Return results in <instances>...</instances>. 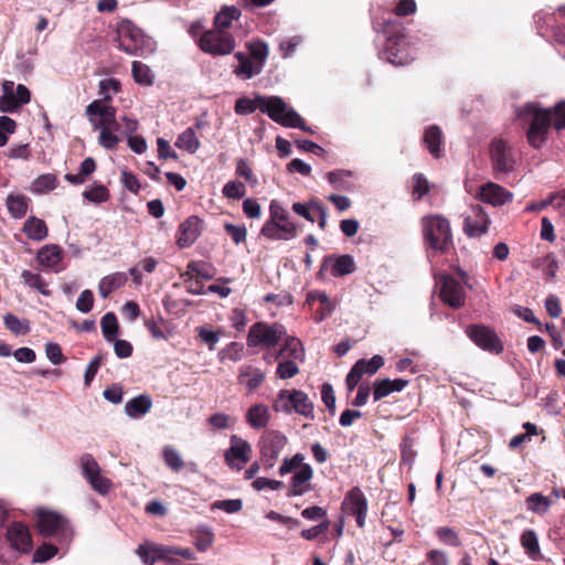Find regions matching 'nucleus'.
<instances>
[{
    "instance_id": "1",
    "label": "nucleus",
    "mask_w": 565,
    "mask_h": 565,
    "mask_svg": "<svg viewBox=\"0 0 565 565\" xmlns=\"http://www.w3.org/2000/svg\"><path fill=\"white\" fill-rule=\"evenodd\" d=\"M516 117L529 125L527 140L536 149L541 148L547 138L552 125V114L536 103H527L516 108Z\"/></svg>"
},
{
    "instance_id": "2",
    "label": "nucleus",
    "mask_w": 565,
    "mask_h": 565,
    "mask_svg": "<svg viewBox=\"0 0 565 565\" xmlns=\"http://www.w3.org/2000/svg\"><path fill=\"white\" fill-rule=\"evenodd\" d=\"M420 225L424 241L431 249L448 253L454 247L451 226L444 215L424 216Z\"/></svg>"
},
{
    "instance_id": "3",
    "label": "nucleus",
    "mask_w": 565,
    "mask_h": 565,
    "mask_svg": "<svg viewBox=\"0 0 565 565\" xmlns=\"http://www.w3.org/2000/svg\"><path fill=\"white\" fill-rule=\"evenodd\" d=\"M119 50L130 55H143L153 51V42L129 21H122L117 29Z\"/></svg>"
},
{
    "instance_id": "4",
    "label": "nucleus",
    "mask_w": 565,
    "mask_h": 565,
    "mask_svg": "<svg viewBox=\"0 0 565 565\" xmlns=\"http://www.w3.org/2000/svg\"><path fill=\"white\" fill-rule=\"evenodd\" d=\"M198 44L204 53L227 55L235 49V39L231 33L215 28L204 32Z\"/></svg>"
},
{
    "instance_id": "5",
    "label": "nucleus",
    "mask_w": 565,
    "mask_h": 565,
    "mask_svg": "<svg viewBox=\"0 0 565 565\" xmlns=\"http://www.w3.org/2000/svg\"><path fill=\"white\" fill-rule=\"evenodd\" d=\"M36 519L39 531L43 536L61 540H68L71 536L68 522L61 514L49 510H39Z\"/></svg>"
},
{
    "instance_id": "6",
    "label": "nucleus",
    "mask_w": 565,
    "mask_h": 565,
    "mask_svg": "<svg viewBox=\"0 0 565 565\" xmlns=\"http://www.w3.org/2000/svg\"><path fill=\"white\" fill-rule=\"evenodd\" d=\"M85 114L94 130H119L116 118V108L100 100H94L86 106Z\"/></svg>"
},
{
    "instance_id": "7",
    "label": "nucleus",
    "mask_w": 565,
    "mask_h": 565,
    "mask_svg": "<svg viewBox=\"0 0 565 565\" xmlns=\"http://www.w3.org/2000/svg\"><path fill=\"white\" fill-rule=\"evenodd\" d=\"M490 158L495 173H509L514 170L516 160L513 148L508 141L494 138L490 143Z\"/></svg>"
},
{
    "instance_id": "8",
    "label": "nucleus",
    "mask_w": 565,
    "mask_h": 565,
    "mask_svg": "<svg viewBox=\"0 0 565 565\" xmlns=\"http://www.w3.org/2000/svg\"><path fill=\"white\" fill-rule=\"evenodd\" d=\"M3 94L0 96V111L15 113L22 105L30 103L31 93L26 86L19 84L14 93V83L6 81L2 84Z\"/></svg>"
},
{
    "instance_id": "9",
    "label": "nucleus",
    "mask_w": 565,
    "mask_h": 565,
    "mask_svg": "<svg viewBox=\"0 0 565 565\" xmlns=\"http://www.w3.org/2000/svg\"><path fill=\"white\" fill-rule=\"evenodd\" d=\"M82 473L90 487L99 494H107L111 487V481L102 476V470L97 461L89 454L81 457Z\"/></svg>"
},
{
    "instance_id": "10",
    "label": "nucleus",
    "mask_w": 565,
    "mask_h": 565,
    "mask_svg": "<svg viewBox=\"0 0 565 565\" xmlns=\"http://www.w3.org/2000/svg\"><path fill=\"white\" fill-rule=\"evenodd\" d=\"M280 339L278 324H268L266 322H257L253 324L248 331V347L263 345L266 348L275 347Z\"/></svg>"
},
{
    "instance_id": "11",
    "label": "nucleus",
    "mask_w": 565,
    "mask_h": 565,
    "mask_svg": "<svg viewBox=\"0 0 565 565\" xmlns=\"http://www.w3.org/2000/svg\"><path fill=\"white\" fill-rule=\"evenodd\" d=\"M439 296L451 308L458 309L465 305V289L460 281L450 275L440 277Z\"/></svg>"
},
{
    "instance_id": "12",
    "label": "nucleus",
    "mask_w": 565,
    "mask_h": 565,
    "mask_svg": "<svg viewBox=\"0 0 565 565\" xmlns=\"http://www.w3.org/2000/svg\"><path fill=\"white\" fill-rule=\"evenodd\" d=\"M490 218L480 205L471 206L463 218V232L471 238L480 237L489 230Z\"/></svg>"
},
{
    "instance_id": "13",
    "label": "nucleus",
    "mask_w": 565,
    "mask_h": 565,
    "mask_svg": "<svg viewBox=\"0 0 565 565\" xmlns=\"http://www.w3.org/2000/svg\"><path fill=\"white\" fill-rule=\"evenodd\" d=\"M466 333L473 341V343L483 350H488L494 353H500L503 350V345L497 334L484 326H469L466 330Z\"/></svg>"
},
{
    "instance_id": "14",
    "label": "nucleus",
    "mask_w": 565,
    "mask_h": 565,
    "mask_svg": "<svg viewBox=\"0 0 565 565\" xmlns=\"http://www.w3.org/2000/svg\"><path fill=\"white\" fill-rule=\"evenodd\" d=\"M250 452V445L246 440L233 435L231 437V446L225 452V461L232 469L241 470L249 461Z\"/></svg>"
},
{
    "instance_id": "15",
    "label": "nucleus",
    "mask_w": 565,
    "mask_h": 565,
    "mask_svg": "<svg viewBox=\"0 0 565 565\" xmlns=\"http://www.w3.org/2000/svg\"><path fill=\"white\" fill-rule=\"evenodd\" d=\"M342 508L347 513L355 516L359 527L365 524L367 513V500L360 488L351 489L345 495Z\"/></svg>"
},
{
    "instance_id": "16",
    "label": "nucleus",
    "mask_w": 565,
    "mask_h": 565,
    "mask_svg": "<svg viewBox=\"0 0 565 565\" xmlns=\"http://www.w3.org/2000/svg\"><path fill=\"white\" fill-rule=\"evenodd\" d=\"M282 449V437L277 431H267L260 440L262 460L266 468H271Z\"/></svg>"
},
{
    "instance_id": "17",
    "label": "nucleus",
    "mask_w": 565,
    "mask_h": 565,
    "mask_svg": "<svg viewBox=\"0 0 565 565\" xmlns=\"http://www.w3.org/2000/svg\"><path fill=\"white\" fill-rule=\"evenodd\" d=\"M286 356L294 360L285 361V379H290L299 372L297 361L302 362L305 359V349L300 340L294 337L285 338V358Z\"/></svg>"
},
{
    "instance_id": "18",
    "label": "nucleus",
    "mask_w": 565,
    "mask_h": 565,
    "mask_svg": "<svg viewBox=\"0 0 565 565\" xmlns=\"http://www.w3.org/2000/svg\"><path fill=\"white\" fill-rule=\"evenodd\" d=\"M291 475L289 480L288 495H302L310 491L313 470L311 466H300L297 470L289 471Z\"/></svg>"
},
{
    "instance_id": "19",
    "label": "nucleus",
    "mask_w": 565,
    "mask_h": 565,
    "mask_svg": "<svg viewBox=\"0 0 565 565\" xmlns=\"http://www.w3.org/2000/svg\"><path fill=\"white\" fill-rule=\"evenodd\" d=\"M7 537L12 548L28 553L32 548V539L29 529L21 522H13L7 530Z\"/></svg>"
},
{
    "instance_id": "20",
    "label": "nucleus",
    "mask_w": 565,
    "mask_h": 565,
    "mask_svg": "<svg viewBox=\"0 0 565 565\" xmlns=\"http://www.w3.org/2000/svg\"><path fill=\"white\" fill-rule=\"evenodd\" d=\"M269 211L270 215L262 228V235L268 239H280L282 237V206L278 201H271Z\"/></svg>"
},
{
    "instance_id": "21",
    "label": "nucleus",
    "mask_w": 565,
    "mask_h": 565,
    "mask_svg": "<svg viewBox=\"0 0 565 565\" xmlns=\"http://www.w3.org/2000/svg\"><path fill=\"white\" fill-rule=\"evenodd\" d=\"M202 221L190 216L179 226L177 243L181 248L191 246L200 236Z\"/></svg>"
},
{
    "instance_id": "22",
    "label": "nucleus",
    "mask_w": 565,
    "mask_h": 565,
    "mask_svg": "<svg viewBox=\"0 0 565 565\" xmlns=\"http://www.w3.org/2000/svg\"><path fill=\"white\" fill-rule=\"evenodd\" d=\"M290 408L307 419L313 418V403L309 396L299 390L285 391Z\"/></svg>"
},
{
    "instance_id": "23",
    "label": "nucleus",
    "mask_w": 565,
    "mask_h": 565,
    "mask_svg": "<svg viewBox=\"0 0 565 565\" xmlns=\"http://www.w3.org/2000/svg\"><path fill=\"white\" fill-rule=\"evenodd\" d=\"M479 196L481 201L497 206L511 201L513 195L501 185L488 182L481 185Z\"/></svg>"
},
{
    "instance_id": "24",
    "label": "nucleus",
    "mask_w": 565,
    "mask_h": 565,
    "mask_svg": "<svg viewBox=\"0 0 565 565\" xmlns=\"http://www.w3.org/2000/svg\"><path fill=\"white\" fill-rule=\"evenodd\" d=\"M234 57L237 60V65L234 66L233 73L242 79H249L263 70L259 62L243 52H237Z\"/></svg>"
},
{
    "instance_id": "25",
    "label": "nucleus",
    "mask_w": 565,
    "mask_h": 565,
    "mask_svg": "<svg viewBox=\"0 0 565 565\" xmlns=\"http://www.w3.org/2000/svg\"><path fill=\"white\" fill-rule=\"evenodd\" d=\"M330 268L332 276L340 277L352 274L355 270V263L350 255H340L324 259L322 269Z\"/></svg>"
},
{
    "instance_id": "26",
    "label": "nucleus",
    "mask_w": 565,
    "mask_h": 565,
    "mask_svg": "<svg viewBox=\"0 0 565 565\" xmlns=\"http://www.w3.org/2000/svg\"><path fill=\"white\" fill-rule=\"evenodd\" d=\"M407 384H408V381L403 380V379H396V380L384 379V380L375 381L374 390H373L374 401L377 402V401L386 397L391 393L401 392L402 390H404L407 386Z\"/></svg>"
},
{
    "instance_id": "27",
    "label": "nucleus",
    "mask_w": 565,
    "mask_h": 565,
    "mask_svg": "<svg viewBox=\"0 0 565 565\" xmlns=\"http://www.w3.org/2000/svg\"><path fill=\"white\" fill-rule=\"evenodd\" d=\"M31 200L18 192L10 193L6 199V206L13 218H22L26 215Z\"/></svg>"
},
{
    "instance_id": "28",
    "label": "nucleus",
    "mask_w": 565,
    "mask_h": 565,
    "mask_svg": "<svg viewBox=\"0 0 565 565\" xmlns=\"http://www.w3.org/2000/svg\"><path fill=\"white\" fill-rule=\"evenodd\" d=\"M62 248L57 245H45L38 252L39 263L46 267L57 271V266L62 260Z\"/></svg>"
},
{
    "instance_id": "29",
    "label": "nucleus",
    "mask_w": 565,
    "mask_h": 565,
    "mask_svg": "<svg viewBox=\"0 0 565 565\" xmlns=\"http://www.w3.org/2000/svg\"><path fill=\"white\" fill-rule=\"evenodd\" d=\"M152 406V399L148 395H138L125 405L127 416L138 418L146 415Z\"/></svg>"
},
{
    "instance_id": "30",
    "label": "nucleus",
    "mask_w": 565,
    "mask_h": 565,
    "mask_svg": "<svg viewBox=\"0 0 565 565\" xmlns=\"http://www.w3.org/2000/svg\"><path fill=\"white\" fill-rule=\"evenodd\" d=\"M259 110L267 114L274 121L282 125V99L279 97L258 96Z\"/></svg>"
},
{
    "instance_id": "31",
    "label": "nucleus",
    "mask_w": 565,
    "mask_h": 565,
    "mask_svg": "<svg viewBox=\"0 0 565 565\" xmlns=\"http://www.w3.org/2000/svg\"><path fill=\"white\" fill-rule=\"evenodd\" d=\"M520 543L531 559L540 561L542 558L539 537L534 530L529 529L523 531L520 537Z\"/></svg>"
},
{
    "instance_id": "32",
    "label": "nucleus",
    "mask_w": 565,
    "mask_h": 565,
    "mask_svg": "<svg viewBox=\"0 0 565 565\" xmlns=\"http://www.w3.org/2000/svg\"><path fill=\"white\" fill-rule=\"evenodd\" d=\"M127 282L125 273L117 271L105 276L98 284V291L103 298H107L114 290L120 288Z\"/></svg>"
},
{
    "instance_id": "33",
    "label": "nucleus",
    "mask_w": 565,
    "mask_h": 565,
    "mask_svg": "<svg viewBox=\"0 0 565 565\" xmlns=\"http://www.w3.org/2000/svg\"><path fill=\"white\" fill-rule=\"evenodd\" d=\"M23 233L32 241H43L47 237V226L45 222L35 216H30L23 225Z\"/></svg>"
},
{
    "instance_id": "34",
    "label": "nucleus",
    "mask_w": 565,
    "mask_h": 565,
    "mask_svg": "<svg viewBox=\"0 0 565 565\" xmlns=\"http://www.w3.org/2000/svg\"><path fill=\"white\" fill-rule=\"evenodd\" d=\"M443 134L438 126H430L426 129L424 142L428 151L435 157L439 158L443 153L441 149Z\"/></svg>"
},
{
    "instance_id": "35",
    "label": "nucleus",
    "mask_w": 565,
    "mask_h": 565,
    "mask_svg": "<svg viewBox=\"0 0 565 565\" xmlns=\"http://www.w3.org/2000/svg\"><path fill=\"white\" fill-rule=\"evenodd\" d=\"M309 303H313L316 301H319L320 303H323V308L317 310L316 312V321L320 322L326 317L331 315L335 308L334 302H332L328 295L323 291H311L308 294L307 298Z\"/></svg>"
},
{
    "instance_id": "36",
    "label": "nucleus",
    "mask_w": 565,
    "mask_h": 565,
    "mask_svg": "<svg viewBox=\"0 0 565 565\" xmlns=\"http://www.w3.org/2000/svg\"><path fill=\"white\" fill-rule=\"evenodd\" d=\"M264 374L259 370L250 366L242 367L238 375V382L246 385L248 391H255L264 382Z\"/></svg>"
},
{
    "instance_id": "37",
    "label": "nucleus",
    "mask_w": 565,
    "mask_h": 565,
    "mask_svg": "<svg viewBox=\"0 0 565 565\" xmlns=\"http://www.w3.org/2000/svg\"><path fill=\"white\" fill-rule=\"evenodd\" d=\"M246 420L253 428H263L269 420L268 407L262 404L252 406L247 414Z\"/></svg>"
},
{
    "instance_id": "38",
    "label": "nucleus",
    "mask_w": 565,
    "mask_h": 565,
    "mask_svg": "<svg viewBox=\"0 0 565 565\" xmlns=\"http://www.w3.org/2000/svg\"><path fill=\"white\" fill-rule=\"evenodd\" d=\"M241 17V10L235 6H224L221 11L216 14L214 24L218 30L227 29L232 25L234 20Z\"/></svg>"
},
{
    "instance_id": "39",
    "label": "nucleus",
    "mask_w": 565,
    "mask_h": 565,
    "mask_svg": "<svg viewBox=\"0 0 565 565\" xmlns=\"http://www.w3.org/2000/svg\"><path fill=\"white\" fill-rule=\"evenodd\" d=\"M58 184L57 178L52 173H45L34 179L30 185V191L34 194H44L54 190Z\"/></svg>"
},
{
    "instance_id": "40",
    "label": "nucleus",
    "mask_w": 565,
    "mask_h": 565,
    "mask_svg": "<svg viewBox=\"0 0 565 565\" xmlns=\"http://www.w3.org/2000/svg\"><path fill=\"white\" fill-rule=\"evenodd\" d=\"M551 505V499L548 497L543 495L540 492L532 493L525 499L526 509L537 514L546 513Z\"/></svg>"
},
{
    "instance_id": "41",
    "label": "nucleus",
    "mask_w": 565,
    "mask_h": 565,
    "mask_svg": "<svg viewBox=\"0 0 565 565\" xmlns=\"http://www.w3.org/2000/svg\"><path fill=\"white\" fill-rule=\"evenodd\" d=\"M175 146L188 151L189 153L196 152L200 148V141L195 135L194 129L189 127L183 132H181L177 138Z\"/></svg>"
},
{
    "instance_id": "42",
    "label": "nucleus",
    "mask_w": 565,
    "mask_h": 565,
    "mask_svg": "<svg viewBox=\"0 0 565 565\" xmlns=\"http://www.w3.org/2000/svg\"><path fill=\"white\" fill-rule=\"evenodd\" d=\"M132 76L136 83L145 86H150L153 83V74L148 65L135 61L132 62Z\"/></svg>"
},
{
    "instance_id": "43",
    "label": "nucleus",
    "mask_w": 565,
    "mask_h": 565,
    "mask_svg": "<svg viewBox=\"0 0 565 565\" xmlns=\"http://www.w3.org/2000/svg\"><path fill=\"white\" fill-rule=\"evenodd\" d=\"M102 331L104 334V338L108 342H113L116 339L117 332H118V321L113 312H107L100 321Z\"/></svg>"
},
{
    "instance_id": "44",
    "label": "nucleus",
    "mask_w": 565,
    "mask_h": 565,
    "mask_svg": "<svg viewBox=\"0 0 565 565\" xmlns=\"http://www.w3.org/2000/svg\"><path fill=\"white\" fill-rule=\"evenodd\" d=\"M164 463L173 471L178 472L184 467V461L180 452L172 446H164L162 449Z\"/></svg>"
},
{
    "instance_id": "45",
    "label": "nucleus",
    "mask_w": 565,
    "mask_h": 565,
    "mask_svg": "<svg viewBox=\"0 0 565 565\" xmlns=\"http://www.w3.org/2000/svg\"><path fill=\"white\" fill-rule=\"evenodd\" d=\"M21 278L26 286L36 289L42 295H51L50 290L46 288V284L43 281L42 277L39 274H34L30 270H23L21 274Z\"/></svg>"
},
{
    "instance_id": "46",
    "label": "nucleus",
    "mask_w": 565,
    "mask_h": 565,
    "mask_svg": "<svg viewBox=\"0 0 565 565\" xmlns=\"http://www.w3.org/2000/svg\"><path fill=\"white\" fill-rule=\"evenodd\" d=\"M120 88V82L116 78H107L99 82V94L103 96L100 102L108 104L111 100V94H116Z\"/></svg>"
},
{
    "instance_id": "47",
    "label": "nucleus",
    "mask_w": 565,
    "mask_h": 565,
    "mask_svg": "<svg viewBox=\"0 0 565 565\" xmlns=\"http://www.w3.org/2000/svg\"><path fill=\"white\" fill-rule=\"evenodd\" d=\"M6 327L15 334H25L29 332L30 327L26 320H20L18 317L11 313H7L3 317Z\"/></svg>"
},
{
    "instance_id": "48",
    "label": "nucleus",
    "mask_w": 565,
    "mask_h": 565,
    "mask_svg": "<svg viewBox=\"0 0 565 565\" xmlns=\"http://www.w3.org/2000/svg\"><path fill=\"white\" fill-rule=\"evenodd\" d=\"M173 552L174 548L161 545H151V565L157 561H167L171 565H178L179 562L171 558V555H174Z\"/></svg>"
},
{
    "instance_id": "49",
    "label": "nucleus",
    "mask_w": 565,
    "mask_h": 565,
    "mask_svg": "<svg viewBox=\"0 0 565 565\" xmlns=\"http://www.w3.org/2000/svg\"><path fill=\"white\" fill-rule=\"evenodd\" d=\"M436 535L443 543L458 547L461 545V541L459 539L458 533L449 526H440L436 530Z\"/></svg>"
},
{
    "instance_id": "50",
    "label": "nucleus",
    "mask_w": 565,
    "mask_h": 565,
    "mask_svg": "<svg viewBox=\"0 0 565 565\" xmlns=\"http://www.w3.org/2000/svg\"><path fill=\"white\" fill-rule=\"evenodd\" d=\"M259 108L260 102H258V96H256L254 99L248 97H241L235 103V113L238 115H249Z\"/></svg>"
},
{
    "instance_id": "51",
    "label": "nucleus",
    "mask_w": 565,
    "mask_h": 565,
    "mask_svg": "<svg viewBox=\"0 0 565 565\" xmlns=\"http://www.w3.org/2000/svg\"><path fill=\"white\" fill-rule=\"evenodd\" d=\"M285 127L299 128L306 132L312 134L313 131L306 126L303 119L292 108L285 105Z\"/></svg>"
},
{
    "instance_id": "52",
    "label": "nucleus",
    "mask_w": 565,
    "mask_h": 565,
    "mask_svg": "<svg viewBox=\"0 0 565 565\" xmlns=\"http://www.w3.org/2000/svg\"><path fill=\"white\" fill-rule=\"evenodd\" d=\"M356 363H362L361 376L364 374L373 375L375 374L383 365H384V358L382 355H374L369 361L361 359Z\"/></svg>"
},
{
    "instance_id": "53",
    "label": "nucleus",
    "mask_w": 565,
    "mask_h": 565,
    "mask_svg": "<svg viewBox=\"0 0 565 565\" xmlns=\"http://www.w3.org/2000/svg\"><path fill=\"white\" fill-rule=\"evenodd\" d=\"M249 53L248 57H252L254 61L260 63V66H264L265 60L268 56V47L266 43L262 41L253 42L248 45Z\"/></svg>"
},
{
    "instance_id": "54",
    "label": "nucleus",
    "mask_w": 565,
    "mask_h": 565,
    "mask_svg": "<svg viewBox=\"0 0 565 565\" xmlns=\"http://www.w3.org/2000/svg\"><path fill=\"white\" fill-rule=\"evenodd\" d=\"M98 131H99L98 143L103 148H105L107 150H113L119 143V138L116 135V132L118 130H115V129H102V130H98Z\"/></svg>"
},
{
    "instance_id": "55",
    "label": "nucleus",
    "mask_w": 565,
    "mask_h": 565,
    "mask_svg": "<svg viewBox=\"0 0 565 565\" xmlns=\"http://www.w3.org/2000/svg\"><path fill=\"white\" fill-rule=\"evenodd\" d=\"M352 175L349 170H335L327 173L328 181L338 189H349L348 179Z\"/></svg>"
},
{
    "instance_id": "56",
    "label": "nucleus",
    "mask_w": 565,
    "mask_h": 565,
    "mask_svg": "<svg viewBox=\"0 0 565 565\" xmlns=\"http://www.w3.org/2000/svg\"><path fill=\"white\" fill-rule=\"evenodd\" d=\"M83 196L89 202L94 203H103L106 202L109 198L108 190L105 185L98 184L93 186L92 189L85 191Z\"/></svg>"
},
{
    "instance_id": "57",
    "label": "nucleus",
    "mask_w": 565,
    "mask_h": 565,
    "mask_svg": "<svg viewBox=\"0 0 565 565\" xmlns=\"http://www.w3.org/2000/svg\"><path fill=\"white\" fill-rule=\"evenodd\" d=\"M223 194L228 199H242L246 194L245 184L239 181H228L223 188Z\"/></svg>"
},
{
    "instance_id": "58",
    "label": "nucleus",
    "mask_w": 565,
    "mask_h": 565,
    "mask_svg": "<svg viewBox=\"0 0 565 565\" xmlns=\"http://www.w3.org/2000/svg\"><path fill=\"white\" fill-rule=\"evenodd\" d=\"M552 114V125L555 129L565 128V100L558 103L554 108L548 109Z\"/></svg>"
},
{
    "instance_id": "59",
    "label": "nucleus",
    "mask_w": 565,
    "mask_h": 565,
    "mask_svg": "<svg viewBox=\"0 0 565 565\" xmlns=\"http://www.w3.org/2000/svg\"><path fill=\"white\" fill-rule=\"evenodd\" d=\"M57 547L52 544H43L36 548L33 555V562L44 563L55 556Z\"/></svg>"
},
{
    "instance_id": "60",
    "label": "nucleus",
    "mask_w": 565,
    "mask_h": 565,
    "mask_svg": "<svg viewBox=\"0 0 565 565\" xmlns=\"http://www.w3.org/2000/svg\"><path fill=\"white\" fill-rule=\"evenodd\" d=\"M243 508L241 499L220 500L213 503V509L225 511L226 513H236Z\"/></svg>"
},
{
    "instance_id": "61",
    "label": "nucleus",
    "mask_w": 565,
    "mask_h": 565,
    "mask_svg": "<svg viewBox=\"0 0 565 565\" xmlns=\"http://www.w3.org/2000/svg\"><path fill=\"white\" fill-rule=\"evenodd\" d=\"M94 306V295L90 290H83L77 298L76 309L83 313H87L93 309Z\"/></svg>"
},
{
    "instance_id": "62",
    "label": "nucleus",
    "mask_w": 565,
    "mask_h": 565,
    "mask_svg": "<svg viewBox=\"0 0 565 565\" xmlns=\"http://www.w3.org/2000/svg\"><path fill=\"white\" fill-rule=\"evenodd\" d=\"M321 399L326 407L333 414L335 412V395L331 384L324 383L321 386Z\"/></svg>"
},
{
    "instance_id": "63",
    "label": "nucleus",
    "mask_w": 565,
    "mask_h": 565,
    "mask_svg": "<svg viewBox=\"0 0 565 565\" xmlns=\"http://www.w3.org/2000/svg\"><path fill=\"white\" fill-rule=\"evenodd\" d=\"M45 353L47 359L54 364L58 365L64 362L65 358L62 353L60 344L55 342H49L45 347Z\"/></svg>"
},
{
    "instance_id": "64",
    "label": "nucleus",
    "mask_w": 565,
    "mask_h": 565,
    "mask_svg": "<svg viewBox=\"0 0 565 565\" xmlns=\"http://www.w3.org/2000/svg\"><path fill=\"white\" fill-rule=\"evenodd\" d=\"M413 192L417 195V199L429 192V183L422 173H416L413 177Z\"/></svg>"
}]
</instances>
